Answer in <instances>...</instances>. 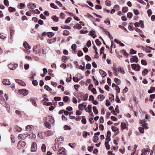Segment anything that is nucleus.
<instances>
[{"mask_svg":"<svg viewBox=\"0 0 155 155\" xmlns=\"http://www.w3.org/2000/svg\"><path fill=\"white\" fill-rule=\"evenodd\" d=\"M83 78V76L81 74L78 73L76 75V77H73V80L75 82H78L79 80L82 79Z\"/></svg>","mask_w":155,"mask_h":155,"instance_id":"1","label":"nucleus"},{"mask_svg":"<svg viewBox=\"0 0 155 155\" xmlns=\"http://www.w3.org/2000/svg\"><path fill=\"white\" fill-rule=\"evenodd\" d=\"M25 145L26 143L25 142L22 141H20L18 142L17 145V147L19 149H21L23 148L25 146Z\"/></svg>","mask_w":155,"mask_h":155,"instance_id":"2","label":"nucleus"},{"mask_svg":"<svg viewBox=\"0 0 155 155\" xmlns=\"http://www.w3.org/2000/svg\"><path fill=\"white\" fill-rule=\"evenodd\" d=\"M132 69L137 71H139L140 69V66L138 64H132L131 65Z\"/></svg>","mask_w":155,"mask_h":155,"instance_id":"3","label":"nucleus"},{"mask_svg":"<svg viewBox=\"0 0 155 155\" xmlns=\"http://www.w3.org/2000/svg\"><path fill=\"white\" fill-rule=\"evenodd\" d=\"M65 149L62 147L59 148L58 150V153L59 155H64L65 154Z\"/></svg>","mask_w":155,"mask_h":155,"instance_id":"4","label":"nucleus"},{"mask_svg":"<svg viewBox=\"0 0 155 155\" xmlns=\"http://www.w3.org/2000/svg\"><path fill=\"white\" fill-rule=\"evenodd\" d=\"M47 120L50 122L52 125L54 124V123L55 120L51 116H48L47 117Z\"/></svg>","mask_w":155,"mask_h":155,"instance_id":"5","label":"nucleus"},{"mask_svg":"<svg viewBox=\"0 0 155 155\" xmlns=\"http://www.w3.org/2000/svg\"><path fill=\"white\" fill-rule=\"evenodd\" d=\"M19 92L24 96L27 95L28 93V91L26 89H22L19 91Z\"/></svg>","mask_w":155,"mask_h":155,"instance_id":"6","label":"nucleus"},{"mask_svg":"<svg viewBox=\"0 0 155 155\" xmlns=\"http://www.w3.org/2000/svg\"><path fill=\"white\" fill-rule=\"evenodd\" d=\"M37 148V145L36 143L33 142L32 144L31 147V151L35 152Z\"/></svg>","mask_w":155,"mask_h":155,"instance_id":"7","label":"nucleus"},{"mask_svg":"<svg viewBox=\"0 0 155 155\" xmlns=\"http://www.w3.org/2000/svg\"><path fill=\"white\" fill-rule=\"evenodd\" d=\"M63 141V137H60L56 138L55 139V141L56 143L58 144L60 143H62Z\"/></svg>","mask_w":155,"mask_h":155,"instance_id":"8","label":"nucleus"},{"mask_svg":"<svg viewBox=\"0 0 155 155\" xmlns=\"http://www.w3.org/2000/svg\"><path fill=\"white\" fill-rule=\"evenodd\" d=\"M27 6L28 8L30 9H34L36 8V5L34 3L32 2H29Z\"/></svg>","mask_w":155,"mask_h":155,"instance_id":"9","label":"nucleus"},{"mask_svg":"<svg viewBox=\"0 0 155 155\" xmlns=\"http://www.w3.org/2000/svg\"><path fill=\"white\" fill-rule=\"evenodd\" d=\"M2 83L4 85H10L11 84L9 80L7 79H4Z\"/></svg>","mask_w":155,"mask_h":155,"instance_id":"10","label":"nucleus"},{"mask_svg":"<svg viewBox=\"0 0 155 155\" xmlns=\"http://www.w3.org/2000/svg\"><path fill=\"white\" fill-rule=\"evenodd\" d=\"M130 62L131 63L133 62H135L136 63H137L138 62V59L137 57L135 56H133L132 58L130 59Z\"/></svg>","mask_w":155,"mask_h":155,"instance_id":"11","label":"nucleus"},{"mask_svg":"<svg viewBox=\"0 0 155 155\" xmlns=\"http://www.w3.org/2000/svg\"><path fill=\"white\" fill-rule=\"evenodd\" d=\"M23 45L25 48L27 50H29L31 48V47L29 45L28 43L25 41L23 44Z\"/></svg>","mask_w":155,"mask_h":155,"instance_id":"12","label":"nucleus"},{"mask_svg":"<svg viewBox=\"0 0 155 155\" xmlns=\"http://www.w3.org/2000/svg\"><path fill=\"white\" fill-rule=\"evenodd\" d=\"M17 66V65L11 64L8 65V68L11 70H14L15 69Z\"/></svg>","mask_w":155,"mask_h":155,"instance_id":"13","label":"nucleus"},{"mask_svg":"<svg viewBox=\"0 0 155 155\" xmlns=\"http://www.w3.org/2000/svg\"><path fill=\"white\" fill-rule=\"evenodd\" d=\"M34 129V126L32 125H28L26 127V130L28 131H31L33 130Z\"/></svg>","mask_w":155,"mask_h":155,"instance_id":"14","label":"nucleus"},{"mask_svg":"<svg viewBox=\"0 0 155 155\" xmlns=\"http://www.w3.org/2000/svg\"><path fill=\"white\" fill-rule=\"evenodd\" d=\"M92 106L91 105L89 104L88 106V111L89 113L92 116H93V113L91 110Z\"/></svg>","mask_w":155,"mask_h":155,"instance_id":"15","label":"nucleus"},{"mask_svg":"<svg viewBox=\"0 0 155 155\" xmlns=\"http://www.w3.org/2000/svg\"><path fill=\"white\" fill-rule=\"evenodd\" d=\"M63 101L65 102L69 103L70 102L71 100L69 97L66 96L64 97L63 98Z\"/></svg>","mask_w":155,"mask_h":155,"instance_id":"16","label":"nucleus"},{"mask_svg":"<svg viewBox=\"0 0 155 155\" xmlns=\"http://www.w3.org/2000/svg\"><path fill=\"white\" fill-rule=\"evenodd\" d=\"M56 41V38H53L49 39L48 40V42L49 44H51L54 43Z\"/></svg>","mask_w":155,"mask_h":155,"instance_id":"17","label":"nucleus"},{"mask_svg":"<svg viewBox=\"0 0 155 155\" xmlns=\"http://www.w3.org/2000/svg\"><path fill=\"white\" fill-rule=\"evenodd\" d=\"M99 72L102 76L103 77H105L107 75L106 73L102 70H99Z\"/></svg>","mask_w":155,"mask_h":155,"instance_id":"18","label":"nucleus"},{"mask_svg":"<svg viewBox=\"0 0 155 155\" xmlns=\"http://www.w3.org/2000/svg\"><path fill=\"white\" fill-rule=\"evenodd\" d=\"M44 124L45 126L48 128H50L51 127V124L47 121H46L45 122Z\"/></svg>","mask_w":155,"mask_h":155,"instance_id":"19","label":"nucleus"},{"mask_svg":"<svg viewBox=\"0 0 155 155\" xmlns=\"http://www.w3.org/2000/svg\"><path fill=\"white\" fill-rule=\"evenodd\" d=\"M45 134L47 136H49L53 134V133L51 130H48L45 132Z\"/></svg>","mask_w":155,"mask_h":155,"instance_id":"20","label":"nucleus"},{"mask_svg":"<svg viewBox=\"0 0 155 155\" xmlns=\"http://www.w3.org/2000/svg\"><path fill=\"white\" fill-rule=\"evenodd\" d=\"M111 129L112 131L114 132H118L119 131L118 129L116 127H114L113 126H112Z\"/></svg>","mask_w":155,"mask_h":155,"instance_id":"21","label":"nucleus"},{"mask_svg":"<svg viewBox=\"0 0 155 155\" xmlns=\"http://www.w3.org/2000/svg\"><path fill=\"white\" fill-rule=\"evenodd\" d=\"M26 136H25V135L23 134H20L18 136V138L19 139H24L25 138Z\"/></svg>","mask_w":155,"mask_h":155,"instance_id":"22","label":"nucleus"},{"mask_svg":"<svg viewBox=\"0 0 155 155\" xmlns=\"http://www.w3.org/2000/svg\"><path fill=\"white\" fill-rule=\"evenodd\" d=\"M121 127L122 129L124 130L127 128L126 124L122 122L121 123Z\"/></svg>","mask_w":155,"mask_h":155,"instance_id":"23","label":"nucleus"},{"mask_svg":"<svg viewBox=\"0 0 155 155\" xmlns=\"http://www.w3.org/2000/svg\"><path fill=\"white\" fill-rule=\"evenodd\" d=\"M98 99L100 101H102L104 99V95L100 94L97 97Z\"/></svg>","mask_w":155,"mask_h":155,"instance_id":"24","label":"nucleus"},{"mask_svg":"<svg viewBox=\"0 0 155 155\" xmlns=\"http://www.w3.org/2000/svg\"><path fill=\"white\" fill-rule=\"evenodd\" d=\"M93 110L95 114H97L98 113V111L96 106L93 107Z\"/></svg>","mask_w":155,"mask_h":155,"instance_id":"25","label":"nucleus"},{"mask_svg":"<svg viewBox=\"0 0 155 155\" xmlns=\"http://www.w3.org/2000/svg\"><path fill=\"white\" fill-rule=\"evenodd\" d=\"M51 18L53 19V20L55 22H57L58 21V18L56 16H54L51 17Z\"/></svg>","mask_w":155,"mask_h":155,"instance_id":"26","label":"nucleus"},{"mask_svg":"<svg viewBox=\"0 0 155 155\" xmlns=\"http://www.w3.org/2000/svg\"><path fill=\"white\" fill-rule=\"evenodd\" d=\"M73 28H74L75 29H80L82 28V26L81 25L79 24H76L75 25L73 26Z\"/></svg>","mask_w":155,"mask_h":155,"instance_id":"27","label":"nucleus"},{"mask_svg":"<svg viewBox=\"0 0 155 155\" xmlns=\"http://www.w3.org/2000/svg\"><path fill=\"white\" fill-rule=\"evenodd\" d=\"M84 105L83 104H79L78 105L79 109L81 111H83V107H84Z\"/></svg>","mask_w":155,"mask_h":155,"instance_id":"28","label":"nucleus"},{"mask_svg":"<svg viewBox=\"0 0 155 155\" xmlns=\"http://www.w3.org/2000/svg\"><path fill=\"white\" fill-rule=\"evenodd\" d=\"M27 136H29L30 138L31 139H35L36 138V135L35 134H27Z\"/></svg>","mask_w":155,"mask_h":155,"instance_id":"29","label":"nucleus"},{"mask_svg":"<svg viewBox=\"0 0 155 155\" xmlns=\"http://www.w3.org/2000/svg\"><path fill=\"white\" fill-rule=\"evenodd\" d=\"M154 91H155V87H151L150 89L148 91V92L150 94Z\"/></svg>","mask_w":155,"mask_h":155,"instance_id":"30","label":"nucleus"},{"mask_svg":"<svg viewBox=\"0 0 155 155\" xmlns=\"http://www.w3.org/2000/svg\"><path fill=\"white\" fill-rule=\"evenodd\" d=\"M148 72L146 68H145L142 72L143 75V76L146 75L148 73Z\"/></svg>","mask_w":155,"mask_h":155,"instance_id":"31","label":"nucleus"},{"mask_svg":"<svg viewBox=\"0 0 155 155\" xmlns=\"http://www.w3.org/2000/svg\"><path fill=\"white\" fill-rule=\"evenodd\" d=\"M8 10L10 12H14L16 11L15 9V8L11 7H9Z\"/></svg>","mask_w":155,"mask_h":155,"instance_id":"32","label":"nucleus"},{"mask_svg":"<svg viewBox=\"0 0 155 155\" xmlns=\"http://www.w3.org/2000/svg\"><path fill=\"white\" fill-rule=\"evenodd\" d=\"M82 118L81 120L82 123L84 124H85L86 123V120L85 118V117L84 116H83L82 117Z\"/></svg>","mask_w":155,"mask_h":155,"instance_id":"33","label":"nucleus"},{"mask_svg":"<svg viewBox=\"0 0 155 155\" xmlns=\"http://www.w3.org/2000/svg\"><path fill=\"white\" fill-rule=\"evenodd\" d=\"M69 34V32L67 30H64L63 32V35H68Z\"/></svg>","mask_w":155,"mask_h":155,"instance_id":"34","label":"nucleus"},{"mask_svg":"<svg viewBox=\"0 0 155 155\" xmlns=\"http://www.w3.org/2000/svg\"><path fill=\"white\" fill-rule=\"evenodd\" d=\"M68 145L69 146H70L72 148H74L75 147V143H69Z\"/></svg>","mask_w":155,"mask_h":155,"instance_id":"35","label":"nucleus"},{"mask_svg":"<svg viewBox=\"0 0 155 155\" xmlns=\"http://www.w3.org/2000/svg\"><path fill=\"white\" fill-rule=\"evenodd\" d=\"M44 88L48 91H52V89L49 87L48 85H45L44 86Z\"/></svg>","mask_w":155,"mask_h":155,"instance_id":"36","label":"nucleus"},{"mask_svg":"<svg viewBox=\"0 0 155 155\" xmlns=\"http://www.w3.org/2000/svg\"><path fill=\"white\" fill-rule=\"evenodd\" d=\"M59 146L58 145H55L54 146H53L52 147L53 149L54 150L56 151L57 150H58V149L59 148Z\"/></svg>","mask_w":155,"mask_h":155,"instance_id":"37","label":"nucleus"},{"mask_svg":"<svg viewBox=\"0 0 155 155\" xmlns=\"http://www.w3.org/2000/svg\"><path fill=\"white\" fill-rule=\"evenodd\" d=\"M41 149L43 152L46 151V146L45 144H43L41 147Z\"/></svg>","mask_w":155,"mask_h":155,"instance_id":"38","label":"nucleus"},{"mask_svg":"<svg viewBox=\"0 0 155 155\" xmlns=\"http://www.w3.org/2000/svg\"><path fill=\"white\" fill-rule=\"evenodd\" d=\"M114 81L117 84H119L120 82V80L119 79H118L117 78H114Z\"/></svg>","mask_w":155,"mask_h":155,"instance_id":"39","label":"nucleus"},{"mask_svg":"<svg viewBox=\"0 0 155 155\" xmlns=\"http://www.w3.org/2000/svg\"><path fill=\"white\" fill-rule=\"evenodd\" d=\"M51 6L52 8H54L55 9H58V8L57 7V6L55 5L54 3H51Z\"/></svg>","mask_w":155,"mask_h":155,"instance_id":"40","label":"nucleus"},{"mask_svg":"<svg viewBox=\"0 0 155 155\" xmlns=\"http://www.w3.org/2000/svg\"><path fill=\"white\" fill-rule=\"evenodd\" d=\"M90 134L89 133L87 132H85L83 134V137H84L85 138H86L87 137V135H89Z\"/></svg>","mask_w":155,"mask_h":155,"instance_id":"41","label":"nucleus"},{"mask_svg":"<svg viewBox=\"0 0 155 155\" xmlns=\"http://www.w3.org/2000/svg\"><path fill=\"white\" fill-rule=\"evenodd\" d=\"M71 19L72 18H71L68 17L67 19L65 20V22L66 23H69L70 22Z\"/></svg>","mask_w":155,"mask_h":155,"instance_id":"42","label":"nucleus"},{"mask_svg":"<svg viewBox=\"0 0 155 155\" xmlns=\"http://www.w3.org/2000/svg\"><path fill=\"white\" fill-rule=\"evenodd\" d=\"M122 11L124 13L128 11V8L127 7H124L122 8Z\"/></svg>","mask_w":155,"mask_h":155,"instance_id":"43","label":"nucleus"},{"mask_svg":"<svg viewBox=\"0 0 155 155\" xmlns=\"http://www.w3.org/2000/svg\"><path fill=\"white\" fill-rule=\"evenodd\" d=\"M127 17L131 18L133 16V14L131 12H129L127 14Z\"/></svg>","mask_w":155,"mask_h":155,"instance_id":"44","label":"nucleus"},{"mask_svg":"<svg viewBox=\"0 0 155 155\" xmlns=\"http://www.w3.org/2000/svg\"><path fill=\"white\" fill-rule=\"evenodd\" d=\"M85 57L86 60L87 61H90L91 59V57L88 55H86Z\"/></svg>","mask_w":155,"mask_h":155,"instance_id":"45","label":"nucleus"},{"mask_svg":"<svg viewBox=\"0 0 155 155\" xmlns=\"http://www.w3.org/2000/svg\"><path fill=\"white\" fill-rule=\"evenodd\" d=\"M63 58L62 59V61L64 62H66L67 61V58L66 56H64V57H62Z\"/></svg>","mask_w":155,"mask_h":155,"instance_id":"46","label":"nucleus"},{"mask_svg":"<svg viewBox=\"0 0 155 155\" xmlns=\"http://www.w3.org/2000/svg\"><path fill=\"white\" fill-rule=\"evenodd\" d=\"M141 64L144 65H146L147 64L146 61L144 60H141Z\"/></svg>","mask_w":155,"mask_h":155,"instance_id":"47","label":"nucleus"},{"mask_svg":"<svg viewBox=\"0 0 155 155\" xmlns=\"http://www.w3.org/2000/svg\"><path fill=\"white\" fill-rule=\"evenodd\" d=\"M94 88H93V85L92 84H90L88 87V89L90 91H91Z\"/></svg>","mask_w":155,"mask_h":155,"instance_id":"48","label":"nucleus"},{"mask_svg":"<svg viewBox=\"0 0 155 155\" xmlns=\"http://www.w3.org/2000/svg\"><path fill=\"white\" fill-rule=\"evenodd\" d=\"M95 42L97 45L98 46L100 45L101 44V43L98 39H96L95 40Z\"/></svg>","mask_w":155,"mask_h":155,"instance_id":"49","label":"nucleus"},{"mask_svg":"<svg viewBox=\"0 0 155 155\" xmlns=\"http://www.w3.org/2000/svg\"><path fill=\"white\" fill-rule=\"evenodd\" d=\"M105 4L106 5L108 6H110V2L109 0H106L105 2Z\"/></svg>","mask_w":155,"mask_h":155,"instance_id":"50","label":"nucleus"},{"mask_svg":"<svg viewBox=\"0 0 155 155\" xmlns=\"http://www.w3.org/2000/svg\"><path fill=\"white\" fill-rule=\"evenodd\" d=\"M139 131L141 133H144V129L143 128L140 127L139 128Z\"/></svg>","mask_w":155,"mask_h":155,"instance_id":"51","label":"nucleus"},{"mask_svg":"<svg viewBox=\"0 0 155 155\" xmlns=\"http://www.w3.org/2000/svg\"><path fill=\"white\" fill-rule=\"evenodd\" d=\"M11 142L12 143H14L15 142V139L14 137L13 136H12V135L11 136Z\"/></svg>","mask_w":155,"mask_h":155,"instance_id":"52","label":"nucleus"},{"mask_svg":"<svg viewBox=\"0 0 155 155\" xmlns=\"http://www.w3.org/2000/svg\"><path fill=\"white\" fill-rule=\"evenodd\" d=\"M109 98L110 99V100L111 102H113L114 101V95H111V97H110Z\"/></svg>","mask_w":155,"mask_h":155,"instance_id":"53","label":"nucleus"},{"mask_svg":"<svg viewBox=\"0 0 155 155\" xmlns=\"http://www.w3.org/2000/svg\"><path fill=\"white\" fill-rule=\"evenodd\" d=\"M5 99L4 98V97L1 95V94H0V102H3L4 101Z\"/></svg>","mask_w":155,"mask_h":155,"instance_id":"54","label":"nucleus"},{"mask_svg":"<svg viewBox=\"0 0 155 155\" xmlns=\"http://www.w3.org/2000/svg\"><path fill=\"white\" fill-rule=\"evenodd\" d=\"M78 56L80 57L82 56L83 54L81 51H78Z\"/></svg>","mask_w":155,"mask_h":155,"instance_id":"55","label":"nucleus"},{"mask_svg":"<svg viewBox=\"0 0 155 155\" xmlns=\"http://www.w3.org/2000/svg\"><path fill=\"white\" fill-rule=\"evenodd\" d=\"M76 48H77V46H76V44H73L71 46V49L72 50H76Z\"/></svg>","mask_w":155,"mask_h":155,"instance_id":"56","label":"nucleus"},{"mask_svg":"<svg viewBox=\"0 0 155 155\" xmlns=\"http://www.w3.org/2000/svg\"><path fill=\"white\" fill-rule=\"evenodd\" d=\"M136 51L134 50L133 49H131L130 51V53L132 54H135L136 53Z\"/></svg>","mask_w":155,"mask_h":155,"instance_id":"57","label":"nucleus"},{"mask_svg":"<svg viewBox=\"0 0 155 155\" xmlns=\"http://www.w3.org/2000/svg\"><path fill=\"white\" fill-rule=\"evenodd\" d=\"M54 100L55 101H60L61 100V98L60 97H55Z\"/></svg>","mask_w":155,"mask_h":155,"instance_id":"58","label":"nucleus"},{"mask_svg":"<svg viewBox=\"0 0 155 155\" xmlns=\"http://www.w3.org/2000/svg\"><path fill=\"white\" fill-rule=\"evenodd\" d=\"M105 145L106 146V147L107 149V150H109L110 148V146L108 144V143H107V142H105Z\"/></svg>","mask_w":155,"mask_h":155,"instance_id":"59","label":"nucleus"},{"mask_svg":"<svg viewBox=\"0 0 155 155\" xmlns=\"http://www.w3.org/2000/svg\"><path fill=\"white\" fill-rule=\"evenodd\" d=\"M114 71H115L114 74L115 75L117 76L118 74V72L117 70V68L115 67H114L113 69Z\"/></svg>","mask_w":155,"mask_h":155,"instance_id":"60","label":"nucleus"},{"mask_svg":"<svg viewBox=\"0 0 155 155\" xmlns=\"http://www.w3.org/2000/svg\"><path fill=\"white\" fill-rule=\"evenodd\" d=\"M147 12L148 13V15L149 17H150L152 13V12L151 9H149L147 11Z\"/></svg>","mask_w":155,"mask_h":155,"instance_id":"61","label":"nucleus"},{"mask_svg":"<svg viewBox=\"0 0 155 155\" xmlns=\"http://www.w3.org/2000/svg\"><path fill=\"white\" fill-rule=\"evenodd\" d=\"M64 128L65 130H67L68 129L70 130L71 129V127L68 125L64 126Z\"/></svg>","mask_w":155,"mask_h":155,"instance_id":"62","label":"nucleus"},{"mask_svg":"<svg viewBox=\"0 0 155 155\" xmlns=\"http://www.w3.org/2000/svg\"><path fill=\"white\" fill-rule=\"evenodd\" d=\"M4 4L6 6H8L9 5V2L8 0H4Z\"/></svg>","mask_w":155,"mask_h":155,"instance_id":"63","label":"nucleus"},{"mask_svg":"<svg viewBox=\"0 0 155 155\" xmlns=\"http://www.w3.org/2000/svg\"><path fill=\"white\" fill-rule=\"evenodd\" d=\"M134 14L136 15H137L139 14V12L137 10L134 9Z\"/></svg>","mask_w":155,"mask_h":155,"instance_id":"64","label":"nucleus"}]
</instances>
